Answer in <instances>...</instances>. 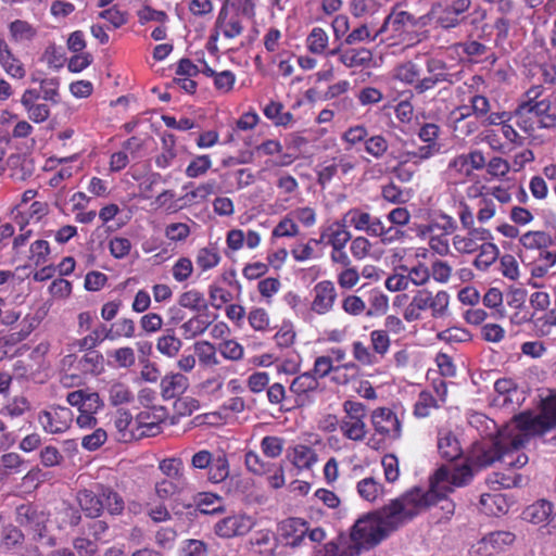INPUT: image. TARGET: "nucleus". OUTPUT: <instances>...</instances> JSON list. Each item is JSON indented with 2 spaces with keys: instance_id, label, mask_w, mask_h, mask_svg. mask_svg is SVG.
Wrapping results in <instances>:
<instances>
[{
  "instance_id": "obj_15",
  "label": "nucleus",
  "mask_w": 556,
  "mask_h": 556,
  "mask_svg": "<svg viewBox=\"0 0 556 556\" xmlns=\"http://www.w3.org/2000/svg\"><path fill=\"white\" fill-rule=\"evenodd\" d=\"M467 230L465 236L455 235L453 237L454 249L460 254H472L481 245L478 243L479 241L485 242L493 239L491 231L486 228L475 227Z\"/></svg>"
},
{
  "instance_id": "obj_55",
  "label": "nucleus",
  "mask_w": 556,
  "mask_h": 556,
  "mask_svg": "<svg viewBox=\"0 0 556 556\" xmlns=\"http://www.w3.org/2000/svg\"><path fill=\"white\" fill-rule=\"evenodd\" d=\"M441 146L438 142L426 143L416 150L407 151L403 154L406 161H414L415 164L426 161L440 152Z\"/></svg>"
},
{
  "instance_id": "obj_58",
  "label": "nucleus",
  "mask_w": 556,
  "mask_h": 556,
  "mask_svg": "<svg viewBox=\"0 0 556 556\" xmlns=\"http://www.w3.org/2000/svg\"><path fill=\"white\" fill-rule=\"evenodd\" d=\"M545 428L551 431L556 428V394L546 399L540 415H535Z\"/></svg>"
},
{
  "instance_id": "obj_57",
  "label": "nucleus",
  "mask_w": 556,
  "mask_h": 556,
  "mask_svg": "<svg viewBox=\"0 0 556 556\" xmlns=\"http://www.w3.org/2000/svg\"><path fill=\"white\" fill-rule=\"evenodd\" d=\"M194 351L202 365L213 367L218 364L216 349L212 343L207 341L198 342L194 344Z\"/></svg>"
},
{
  "instance_id": "obj_60",
  "label": "nucleus",
  "mask_w": 556,
  "mask_h": 556,
  "mask_svg": "<svg viewBox=\"0 0 556 556\" xmlns=\"http://www.w3.org/2000/svg\"><path fill=\"white\" fill-rule=\"evenodd\" d=\"M483 304L486 307L493 308L492 316L494 318H503L505 309L503 307V294L497 288H491L483 296Z\"/></svg>"
},
{
  "instance_id": "obj_22",
  "label": "nucleus",
  "mask_w": 556,
  "mask_h": 556,
  "mask_svg": "<svg viewBox=\"0 0 556 556\" xmlns=\"http://www.w3.org/2000/svg\"><path fill=\"white\" fill-rule=\"evenodd\" d=\"M522 517L531 523L541 525L547 522L551 528L556 529V511L553 513V505L548 501H538L528 506L523 510Z\"/></svg>"
},
{
  "instance_id": "obj_31",
  "label": "nucleus",
  "mask_w": 556,
  "mask_h": 556,
  "mask_svg": "<svg viewBox=\"0 0 556 556\" xmlns=\"http://www.w3.org/2000/svg\"><path fill=\"white\" fill-rule=\"evenodd\" d=\"M106 392L109 394V402L112 406H119L130 404L135 400L134 392L128 383L112 380L106 384Z\"/></svg>"
},
{
  "instance_id": "obj_61",
  "label": "nucleus",
  "mask_w": 556,
  "mask_h": 556,
  "mask_svg": "<svg viewBox=\"0 0 556 556\" xmlns=\"http://www.w3.org/2000/svg\"><path fill=\"white\" fill-rule=\"evenodd\" d=\"M60 80L58 77L45 78L40 80V93L45 101L58 104L61 101L59 92Z\"/></svg>"
},
{
  "instance_id": "obj_43",
  "label": "nucleus",
  "mask_w": 556,
  "mask_h": 556,
  "mask_svg": "<svg viewBox=\"0 0 556 556\" xmlns=\"http://www.w3.org/2000/svg\"><path fill=\"white\" fill-rule=\"evenodd\" d=\"M438 450L440 455L450 462L458 458L462 453L457 439L450 432L440 434Z\"/></svg>"
},
{
  "instance_id": "obj_35",
  "label": "nucleus",
  "mask_w": 556,
  "mask_h": 556,
  "mask_svg": "<svg viewBox=\"0 0 556 556\" xmlns=\"http://www.w3.org/2000/svg\"><path fill=\"white\" fill-rule=\"evenodd\" d=\"M479 254L473 261V266L482 271H485L498 258L500 250L496 244L485 241L479 249Z\"/></svg>"
},
{
  "instance_id": "obj_13",
  "label": "nucleus",
  "mask_w": 556,
  "mask_h": 556,
  "mask_svg": "<svg viewBox=\"0 0 556 556\" xmlns=\"http://www.w3.org/2000/svg\"><path fill=\"white\" fill-rule=\"evenodd\" d=\"M344 45H338V47L329 50L328 55H338L339 61L346 67H367L372 61V52L367 48H354L350 47L343 49Z\"/></svg>"
},
{
  "instance_id": "obj_41",
  "label": "nucleus",
  "mask_w": 556,
  "mask_h": 556,
  "mask_svg": "<svg viewBox=\"0 0 556 556\" xmlns=\"http://www.w3.org/2000/svg\"><path fill=\"white\" fill-rule=\"evenodd\" d=\"M377 0H350L349 11L356 18H369L380 11Z\"/></svg>"
},
{
  "instance_id": "obj_63",
  "label": "nucleus",
  "mask_w": 556,
  "mask_h": 556,
  "mask_svg": "<svg viewBox=\"0 0 556 556\" xmlns=\"http://www.w3.org/2000/svg\"><path fill=\"white\" fill-rule=\"evenodd\" d=\"M515 534L508 531H496L483 538V543L490 545L493 549H503L513 544Z\"/></svg>"
},
{
  "instance_id": "obj_23",
  "label": "nucleus",
  "mask_w": 556,
  "mask_h": 556,
  "mask_svg": "<svg viewBox=\"0 0 556 556\" xmlns=\"http://www.w3.org/2000/svg\"><path fill=\"white\" fill-rule=\"evenodd\" d=\"M100 484L97 483L93 489H84L76 496L79 507L90 518H98L103 513V497L100 495Z\"/></svg>"
},
{
  "instance_id": "obj_5",
  "label": "nucleus",
  "mask_w": 556,
  "mask_h": 556,
  "mask_svg": "<svg viewBox=\"0 0 556 556\" xmlns=\"http://www.w3.org/2000/svg\"><path fill=\"white\" fill-rule=\"evenodd\" d=\"M147 418L148 416H146L143 413L137 416L135 421V424L138 425L137 430L142 428V431L140 433H136L132 427L134 419L130 412L124 408L117 409L114 415V426L118 433V440L123 442H129L141 437L155 435L160 430V426L155 422H147Z\"/></svg>"
},
{
  "instance_id": "obj_12",
  "label": "nucleus",
  "mask_w": 556,
  "mask_h": 556,
  "mask_svg": "<svg viewBox=\"0 0 556 556\" xmlns=\"http://www.w3.org/2000/svg\"><path fill=\"white\" fill-rule=\"evenodd\" d=\"M371 424L377 433L389 440H397L402 434V425L390 408L380 407L372 412Z\"/></svg>"
},
{
  "instance_id": "obj_25",
  "label": "nucleus",
  "mask_w": 556,
  "mask_h": 556,
  "mask_svg": "<svg viewBox=\"0 0 556 556\" xmlns=\"http://www.w3.org/2000/svg\"><path fill=\"white\" fill-rule=\"evenodd\" d=\"M189 387V379L180 372L165 375L160 382L161 395L168 401L179 397Z\"/></svg>"
},
{
  "instance_id": "obj_46",
  "label": "nucleus",
  "mask_w": 556,
  "mask_h": 556,
  "mask_svg": "<svg viewBox=\"0 0 556 556\" xmlns=\"http://www.w3.org/2000/svg\"><path fill=\"white\" fill-rule=\"evenodd\" d=\"M243 517L240 515L229 516L215 525V532L223 538H232L240 534Z\"/></svg>"
},
{
  "instance_id": "obj_16",
  "label": "nucleus",
  "mask_w": 556,
  "mask_h": 556,
  "mask_svg": "<svg viewBox=\"0 0 556 556\" xmlns=\"http://www.w3.org/2000/svg\"><path fill=\"white\" fill-rule=\"evenodd\" d=\"M352 235L348 230V225L342 218L336 220L321 229L319 239H312L315 244L325 243L332 248L345 247L351 240Z\"/></svg>"
},
{
  "instance_id": "obj_14",
  "label": "nucleus",
  "mask_w": 556,
  "mask_h": 556,
  "mask_svg": "<svg viewBox=\"0 0 556 556\" xmlns=\"http://www.w3.org/2000/svg\"><path fill=\"white\" fill-rule=\"evenodd\" d=\"M313 292L314 299L311 309L318 315L329 313L333 308L338 296L333 282L330 280L319 281L315 285Z\"/></svg>"
},
{
  "instance_id": "obj_24",
  "label": "nucleus",
  "mask_w": 556,
  "mask_h": 556,
  "mask_svg": "<svg viewBox=\"0 0 556 556\" xmlns=\"http://www.w3.org/2000/svg\"><path fill=\"white\" fill-rule=\"evenodd\" d=\"M242 12L232 4L222 9L218 16L219 31L226 38H235L242 30Z\"/></svg>"
},
{
  "instance_id": "obj_33",
  "label": "nucleus",
  "mask_w": 556,
  "mask_h": 556,
  "mask_svg": "<svg viewBox=\"0 0 556 556\" xmlns=\"http://www.w3.org/2000/svg\"><path fill=\"white\" fill-rule=\"evenodd\" d=\"M501 430L498 431V435L488 445L483 446L480 451L475 455L476 464L481 467H488L494 464L495 462H500L501 457Z\"/></svg>"
},
{
  "instance_id": "obj_47",
  "label": "nucleus",
  "mask_w": 556,
  "mask_h": 556,
  "mask_svg": "<svg viewBox=\"0 0 556 556\" xmlns=\"http://www.w3.org/2000/svg\"><path fill=\"white\" fill-rule=\"evenodd\" d=\"M556 264V252L542 251L539 258L531 265L530 273L532 279L543 278L548 270Z\"/></svg>"
},
{
  "instance_id": "obj_48",
  "label": "nucleus",
  "mask_w": 556,
  "mask_h": 556,
  "mask_svg": "<svg viewBox=\"0 0 556 556\" xmlns=\"http://www.w3.org/2000/svg\"><path fill=\"white\" fill-rule=\"evenodd\" d=\"M264 114L276 126L287 127L293 122V115L290 112H283V105L279 102L267 104L264 109Z\"/></svg>"
},
{
  "instance_id": "obj_7",
  "label": "nucleus",
  "mask_w": 556,
  "mask_h": 556,
  "mask_svg": "<svg viewBox=\"0 0 556 556\" xmlns=\"http://www.w3.org/2000/svg\"><path fill=\"white\" fill-rule=\"evenodd\" d=\"M425 66L427 74L420 77V81L416 86L417 94H424L440 84L454 85L459 80L458 74L451 73L450 66L442 59L427 56L425 59Z\"/></svg>"
},
{
  "instance_id": "obj_40",
  "label": "nucleus",
  "mask_w": 556,
  "mask_h": 556,
  "mask_svg": "<svg viewBox=\"0 0 556 556\" xmlns=\"http://www.w3.org/2000/svg\"><path fill=\"white\" fill-rule=\"evenodd\" d=\"M440 407V403L435 399L432 391L425 390L418 395V399L414 405V415L417 418H426L430 416L433 409Z\"/></svg>"
},
{
  "instance_id": "obj_42",
  "label": "nucleus",
  "mask_w": 556,
  "mask_h": 556,
  "mask_svg": "<svg viewBox=\"0 0 556 556\" xmlns=\"http://www.w3.org/2000/svg\"><path fill=\"white\" fill-rule=\"evenodd\" d=\"M111 333V329H109L104 324H100L89 334L78 340L77 345L80 350H93L105 339H114Z\"/></svg>"
},
{
  "instance_id": "obj_20",
  "label": "nucleus",
  "mask_w": 556,
  "mask_h": 556,
  "mask_svg": "<svg viewBox=\"0 0 556 556\" xmlns=\"http://www.w3.org/2000/svg\"><path fill=\"white\" fill-rule=\"evenodd\" d=\"M346 225L354 227L358 231H365L368 236L374 237L380 231V218L371 216L369 213L359 208L349 210L342 217Z\"/></svg>"
},
{
  "instance_id": "obj_8",
  "label": "nucleus",
  "mask_w": 556,
  "mask_h": 556,
  "mask_svg": "<svg viewBox=\"0 0 556 556\" xmlns=\"http://www.w3.org/2000/svg\"><path fill=\"white\" fill-rule=\"evenodd\" d=\"M452 492V488H447L445 485H440V483H431L429 489L425 490L422 488H413L407 491L404 495L414 494L413 497H416L415 501L417 504L424 505V507L419 508L416 513V516L420 513L425 511L432 505L441 504V509L445 513L446 516L452 515L455 509V505L452 501L446 497V494Z\"/></svg>"
},
{
  "instance_id": "obj_39",
  "label": "nucleus",
  "mask_w": 556,
  "mask_h": 556,
  "mask_svg": "<svg viewBox=\"0 0 556 556\" xmlns=\"http://www.w3.org/2000/svg\"><path fill=\"white\" fill-rule=\"evenodd\" d=\"M11 40L14 42L30 41L35 38L36 28L26 21L15 20L9 24Z\"/></svg>"
},
{
  "instance_id": "obj_54",
  "label": "nucleus",
  "mask_w": 556,
  "mask_h": 556,
  "mask_svg": "<svg viewBox=\"0 0 556 556\" xmlns=\"http://www.w3.org/2000/svg\"><path fill=\"white\" fill-rule=\"evenodd\" d=\"M180 306L189 308L193 312L205 311L208 304L204 295L197 290H189L184 292L178 300Z\"/></svg>"
},
{
  "instance_id": "obj_44",
  "label": "nucleus",
  "mask_w": 556,
  "mask_h": 556,
  "mask_svg": "<svg viewBox=\"0 0 556 556\" xmlns=\"http://www.w3.org/2000/svg\"><path fill=\"white\" fill-rule=\"evenodd\" d=\"M159 469L165 476L164 479L187 482L184 475V463L180 458H164L159 463Z\"/></svg>"
},
{
  "instance_id": "obj_17",
  "label": "nucleus",
  "mask_w": 556,
  "mask_h": 556,
  "mask_svg": "<svg viewBox=\"0 0 556 556\" xmlns=\"http://www.w3.org/2000/svg\"><path fill=\"white\" fill-rule=\"evenodd\" d=\"M472 478L471 469L467 466H462L454 468L453 470L441 467L439 468L433 478L430 480L431 483H440V485H445L447 489L464 486L469 483Z\"/></svg>"
},
{
  "instance_id": "obj_26",
  "label": "nucleus",
  "mask_w": 556,
  "mask_h": 556,
  "mask_svg": "<svg viewBox=\"0 0 556 556\" xmlns=\"http://www.w3.org/2000/svg\"><path fill=\"white\" fill-rule=\"evenodd\" d=\"M194 313L195 315L181 326L186 338H194L203 333L217 318L216 313L211 311L210 307Z\"/></svg>"
},
{
  "instance_id": "obj_9",
  "label": "nucleus",
  "mask_w": 556,
  "mask_h": 556,
  "mask_svg": "<svg viewBox=\"0 0 556 556\" xmlns=\"http://www.w3.org/2000/svg\"><path fill=\"white\" fill-rule=\"evenodd\" d=\"M191 466L197 469H208V480L213 483L224 481L229 475V464L224 454L214 456L207 450L197 452L191 458Z\"/></svg>"
},
{
  "instance_id": "obj_11",
  "label": "nucleus",
  "mask_w": 556,
  "mask_h": 556,
  "mask_svg": "<svg viewBox=\"0 0 556 556\" xmlns=\"http://www.w3.org/2000/svg\"><path fill=\"white\" fill-rule=\"evenodd\" d=\"M16 521L31 533L34 540H41L45 536L48 517L38 507L31 504L18 506L16 508Z\"/></svg>"
},
{
  "instance_id": "obj_18",
  "label": "nucleus",
  "mask_w": 556,
  "mask_h": 556,
  "mask_svg": "<svg viewBox=\"0 0 556 556\" xmlns=\"http://www.w3.org/2000/svg\"><path fill=\"white\" fill-rule=\"evenodd\" d=\"M308 531L307 522L301 518H288L279 523L278 533L291 547H298Z\"/></svg>"
},
{
  "instance_id": "obj_49",
  "label": "nucleus",
  "mask_w": 556,
  "mask_h": 556,
  "mask_svg": "<svg viewBox=\"0 0 556 556\" xmlns=\"http://www.w3.org/2000/svg\"><path fill=\"white\" fill-rule=\"evenodd\" d=\"M187 482L176 481L173 479H162L155 483V494L161 500L172 498L174 495L179 494L186 488Z\"/></svg>"
},
{
  "instance_id": "obj_4",
  "label": "nucleus",
  "mask_w": 556,
  "mask_h": 556,
  "mask_svg": "<svg viewBox=\"0 0 556 556\" xmlns=\"http://www.w3.org/2000/svg\"><path fill=\"white\" fill-rule=\"evenodd\" d=\"M470 7L471 0L439 1L431 5L426 17L433 20L442 29L450 30L465 23V14Z\"/></svg>"
},
{
  "instance_id": "obj_56",
  "label": "nucleus",
  "mask_w": 556,
  "mask_h": 556,
  "mask_svg": "<svg viewBox=\"0 0 556 556\" xmlns=\"http://www.w3.org/2000/svg\"><path fill=\"white\" fill-rule=\"evenodd\" d=\"M364 149L366 153L377 160H380L386 155L389 149V143L382 135H374L365 140Z\"/></svg>"
},
{
  "instance_id": "obj_27",
  "label": "nucleus",
  "mask_w": 556,
  "mask_h": 556,
  "mask_svg": "<svg viewBox=\"0 0 556 556\" xmlns=\"http://www.w3.org/2000/svg\"><path fill=\"white\" fill-rule=\"evenodd\" d=\"M318 387L319 382L316 379V376H313L309 371L295 377L289 388L290 392L296 396L293 400V404L299 406L303 405L307 394L315 392Z\"/></svg>"
},
{
  "instance_id": "obj_37",
  "label": "nucleus",
  "mask_w": 556,
  "mask_h": 556,
  "mask_svg": "<svg viewBox=\"0 0 556 556\" xmlns=\"http://www.w3.org/2000/svg\"><path fill=\"white\" fill-rule=\"evenodd\" d=\"M227 392L230 395L229 399L224 403V408L231 412L243 410V381L241 378H233L227 383Z\"/></svg>"
},
{
  "instance_id": "obj_45",
  "label": "nucleus",
  "mask_w": 556,
  "mask_h": 556,
  "mask_svg": "<svg viewBox=\"0 0 556 556\" xmlns=\"http://www.w3.org/2000/svg\"><path fill=\"white\" fill-rule=\"evenodd\" d=\"M520 243L529 250H543L552 245L553 239L545 231H528L521 236Z\"/></svg>"
},
{
  "instance_id": "obj_36",
  "label": "nucleus",
  "mask_w": 556,
  "mask_h": 556,
  "mask_svg": "<svg viewBox=\"0 0 556 556\" xmlns=\"http://www.w3.org/2000/svg\"><path fill=\"white\" fill-rule=\"evenodd\" d=\"M463 110H468V106L462 105L452 112L454 123L453 128L454 131L459 135L468 137L478 130V123L476 121H466L470 116V113L464 114Z\"/></svg>"
},
{
  "instance_id": "obj_28",
  "label": "nucleus",
  "mask_w": 556,
  "mask_h": 556,
  "mask_svg": "<svg viewBox=\"0 0 556 556\" xmlns=\"http://www.w3.org/2000/svg\"><path fill=\"white\" fill-rule=\"evenodd\" d=\"M380 35H382V30L376 28L372 22L363 23L353 28L339 45L353 47L359 43L374 42Z\"/></svg>"
},
{
  "instance_id": "obj_19",
  "label": "nucleus",
  "mask_w": 556,
  "mask_h": 556,
  "mask_svg": "<svg viewBox=\"0 0 556 556\" xmlns=\"http://www.w3.org/2000/svg\"><path fill=\"white\" fill-rule=\"evenodd\" d=\"M87 352L79 358L76 355L70 354L63 358V364L73 366L76 363V368L83 374L99 375L103 370L104 358L103 355L96 350H86Z\"/></svg>"
},
{
  "instance_id": "obj_53",
  "label": "nucleus",
  "mask_w": 556,
  "mask_h": 556,
  "mask_svg": "<svg viewBox=\"0 0 556 556\" xmlns=\"http://www.w3.org/2000/svg\"><path fill=\"white\" fill-rule=\"evenodd\" d=\"M329 37L320 27H314L306 38L308 50L314 54H321L328 47Z\"/></svg>"
},
{
  "instance_id": "obj_34",
  "label": "nucleus",
  "mask_w": 556,
  "mask_h": 556,
  "mask_svg": "<svg viewBox=\"0 0 556 556\" xmlns=\"http://www.w3.org/2000/svg\"><path fill=\"white\" fill-rule=\"evenodd\" d=\"M529 97V101L523 103L520 109L525 112H528L530 114H533L535 117H538V121L547 112L553 110V104L551 99L549 100H541V101H534L535 98L539 97L540 91L539 87L532 88L527 92Z\"/></svg>"
},
{
  "instance_id": "obj_52",
  "label": "nucleus",
  "mask_w": 556,
  "mask_h": 556,
  "mask_svg": "<svg viewBox=\"0 0 556 556\" xmlns=\"http://www.w3.org/2000/svg\"><path fill=\"white\" fill-rule=\"evenodd\" d=\"M457 228V224H456V220L445 214V213H442L440 214V216L438 217V219H433L431 220L427 226H425V228L422 229V235H426V233H431L435 230H440L442 231L444 235H450V233H453Z\"/></svg>"
},
{
  "instance_id": "obj_21",
  "label": "nucleus",
  "mask_w": 556,
  "mask_h": 556,
  "mask_svg": "<svg viewBox=\"0 0 556 556\" xmlns=\"http://www.w3.org/2000/svg\"><path fill=\"white\" fill-rule=\"evenodd\" d=\"M415 26H417L416 17L409 12L402 10L400 7H395L392 9L390 14L384 17L383 23L379 28L382 30V34L388 30H392L400 35Z\"/></svg>"
},
{
  "instance_id": "obj_59",
  "label": "nucleus",
  "mask_w": 556,
  "mask_h": 556,
  "mask_svg": "<svg viewBox=\"0 0 556 556\" xmlns=\"http://www.w3.org/2000/svg\"><path fill=\"white\" fill-rule=\"evenodd\" d=\"M267 399L271 404H279L281 409L289 410L294 406L293 401L287 396L286 389L281 383H274L267 389Z\"/></svg>"
},
{
  "instance_id": "obj_38",
  "label": "nucleus",
  "mask_w": 556,
  "mask_h": 556,
  "mask_svg": "<svg viewBox=\"0 0 556 556\" xmlns=\"http://www.w3.org/2000/svg\"><path fill=\"white\" fill-rule=\"evenodd\" d=\"M480 505L488 515L505 514L509 507L505 496L501 493L482 494Z\"/></svg>"
},
{
  "instance_id": "obj_64",
  "label": "nucleus",
  "mask_w": 556,
  "mask_h": 556,
  "mask_svg": "<svg viewBox=\"0 0 556 556\" xmlns=\"http://www.w3.org/2000/svg\"><path fill=\"white\" fill-rule=\"evenodd\" d=\"M382 486L374 478H365L357 483L358 494L366 501H375L381 493Z\"/></svg>"
},
{
  "instance_id": "obj_10",
  "label": "nucleus",
  "mask_w": 556,
  "mask_h": 556,
  "mask_svg": "<svg viewBox=\"0 0 556 556\" xmlns=\"http://www.w3.org/2000/svg\"><path fill=\"white\" fill-rule=\"evenodd\" d=\"M73 412L65 406H51L39 413L38 421L47 433L65 432L72 425Z\"/></svg>"
},
{
  "instance_id": "obj_2",
  "label": "nucleus",
  "mask_w": 556,
  "mask_h": 556,
  "mask_svg": "<svg viewBox=\"0 0 556 556\" xmlns=\"http://www.w3.org/2000/svg\"><path fill=\"white\" fill-rule=\"evenodd\" d=\"M548 430L532 414H520L515 416L513 420L501 430V457L500 463L504 466V456L509 455V459L514 460L518 448H521L534 435H543Z\"/></svg>"
},
{
  "instance_id": "obj_62",
  "label": "nucleus",
  "mask_w": 556,
  "mask_h": 556,
  "mask_svg": "<svg viewBox=\"0 0 556 556\" xmlns=\"http://www.w3.org/2000/svg\"><path fill=\"white\" fill-rule=\"evenodd\" d=\"M369 304L370 307L366 312L367 316L383 315L388 311L389 299L383 292L379 290H372L369 294Z\"/></svg>"
},
{
  "instance_id": "obj_50",
  "label": "nucleus",
  "mask_w": 556,
  "mask_h": 556,
  "mask_svg": "<svg viewBox=\"0 0 556 556\" xmlns=\"http://www.w3.org/2000/svg\"><path fill=\"white\" fill-rule=\"evenodd\" d=\"M181 346V340L170 331H168L166 334L161 336L156 342V350L167 357L176 356L180 351Z\"/></svg>"
},
{
  "instance_id": "obj_29",
  "label": "nucleus",
  "mask_w": 556,
  "mask_h": 556,
  "mask_svg": "<svg viewBox=\"0 0 556 556\" xmlns=\"http://www.w3.org/2000/svg\"><path fill=\"white\" fill-rule=\"evenodd\" d=\"M0 65L12 78L22 79L26 75L23 63L13 54L3 38H0Z\"/></svg>"
},
{
  "instance_id": "obj_1",
  "label": "nucleus",
  "mask_w": 556,
  "mask_h": 556,
  "mask_svg": "<svg viewBox=\"0 0 556 556\" xmlns=\"http://www.w3.org/2000/svg\"><path fill=\"white\" fill-rule=\"evenodd\" d=\"M413 496L414 494L402 495L376 515L359 518L352 528L351 542L343 556H358L363 551L377 545L391 531L416 517V513L424 505L417 504Z\"/></svg>"
},
{
  "instance_id": "obj_6",
  "label": "nucleus",
  "mask_w": 556,
  "mask_h": 556,
  "mask_svg": "<svg viewBox=\"0 0 556 556\" xmlns=\"http://www.w3.org/2000/svg\"><path fill=\"white\" fill-rule=\"evenodd\" d=\"M344 416L342 417L339 428L343 437L352 441H363L367 434L365 418L367 416L366 405L346 400L343 405Z\"/></svg>"
},
{
  "instance_id": "obj_51",
  "label": "nucleus",
  "mask_w": 556,
  "mask_h": 556,
  "mask_svg": "<svg viewBox=\"0 0 556 556\" xmlns=\"http://www.w3.org/2000/svg\"><path fill=\"white\" fill-rule=\"evenodd\" d=\"M271 533L267 530L251 532L249 535V543L254 553L267 554L273 549Z\"/></svg>"
},
{
  "instance_id": "obj_30",
  "label": "nucleus",
  "mask_w": 556,
  "mask_h": 556,
  "mask_svg": "<svg viewBox=\"0 0 556 556\" xmlns=\"http://www.w3.org/2000/svg\"><path fill=\"white\" fill-rule=\"evenodd\" d=\"M421 66L413 60L404 61L397 64L393 70V77L405 85L413 86L416 92V86L420 81Z\"/></svg>"
},
{
  "instance_id": "obj_32",
  "label": "nucleus",
  "mask_w": 556,
  "mask_h": 556,
  "mask_svg": "<svg viewBox=\"0 0 556 556\" xmlns=\"http://www.w3.org/2000/svg\"><path fill=\"white\" fill-rule=\"evenodd\" d=\"M100 495L103 497V510L111 516H119L125 509V502L122 495L113 488L100 484Z\"/></svg>"
},
{
  "instance_id": "obj_3",
  "label": "nucleus",
  "mask_w": 556,
  "mask_h": 556,
  "mask_svg": "<svg viewBox=\"0 0 556 556\" xmlns=\"http://www.w3.org/2000/svg\"><path fill=\"white\" fill-rule=\"evenodd\" d=\"M450 294L441 290L434 295L428 289H419L415 292L412 301L405 307L403 317L412 323L421 319V313L430 309L433 318H442L447 314Z\"/></svg>"
}]
</instances>
